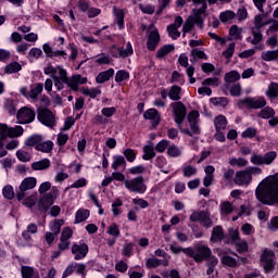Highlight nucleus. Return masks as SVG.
<instances>
[{"instance_id":"72a5a7b5","label":"nucleus","mask_w":278,"mask_h":278,"mask_svg":"<svg viewBox=\"0 0 278 278\" xmlns=\"http://www.w3.org/2000/svg\"><path fill=\"white\" fill-rule=\"evenodd\" d=\"M58 71H64V68H62V66L53 67L52 65H48L47 67H45L43 73L45 75H50L52 79H55V77H60V72Z\"/></svg>"},{"instance_id":"680f3d73","label":"nucleus","mask_w":278,"mask_h":278,"mask_svg":"<svg viewBox=\"0 0 278 278\" xmlns=\"http://www.w3.org/2000/svg\"><path fill=\"white\" fill-rule=\"evenodd\" d=\"M200 225H202L203 227H212V225H214V223L212 222V218H210V213L207 212H203L202 213V217L200 219Z\"/></svg>"},{"instance_id":"0eeeda50","label":"nucleus","mask_w":278,"mask_h":278,"mask_svg":"<svg viewBox=\"0 0 278 278\" xmlns=\"http://www.w3.org/2000/svg\"><path fill=\"white\" fill-rule=\"evenodd\" d=\"M188 123H189V126H190V129L189 130L188 128H181L180 127V131L182 134H186L187 136H194L197 134H200V130H199V111H191L189 114H188Z\"/></svg>"},{"instance_id":"58836bf2","label":"nucleus","mask_w":278,"mask_h":278,"mask_svg":"<svg viewBox=\"0 0 278 278\" xmlns=\"http://www.w3.org/2000/svg\"><path fill=\"white\" fill-rule=\"evenodd\" d=\"M40 142H42V136L33 135L25 140V146L26 147H35V149H36V147H38V144H40Z\"/></svg>"},{"instance_id":"dca6fc26","label":"nucleus","mask_w":278,"mask_h":278,"mask_svg":"<svg viewBox=\"0 0 278 278\" xmlns=\"http://www.w3.org/2000/svg\"><path fill=\"white\" fill-rule=\"evenodd\" d=\"M72 253L74 256V260L79 261L84 260L86 255H88V244L86 243H80V244H74L72 247Z\"/></svg>"},{"instance_id":"6e6552de","label":"nucleus","mask_w":278,"mask_h":278,"mask_svg":"<svg viewBox=\"0 0 278 278\" xmlns=\"http://www.w3.org/2000/svg\"><path fill=\"white\" fill-rule=\"evenodd\" d=\"M204 18L205 17H203L201 15H197V13H193L191 16H189L187 18V21L185 22V24L182 25L184 38H186V34H188V31H190L191 29L194 28V25H198V27H200V29H203Z\"/></svg>"},{"instance_id":"4468645a","label":"nucleus","mask_w":278,"mask_h":278,"mask_svg":"<svg viewBox=\"0 0 278 278\" xmlns=\"http://www.w3.org/2000/svg\"><path fill=\"white\" fill-rule=\"evenodd\" d=\"M253 181V177L249 174L248 169L239 170L235 176V184L237 186H249Z\"/></svg>"},{"instance_id":"8fccbe9b","label":"nucleus","mask_w":278,"mask_h":278,"mask_svg":"<svg viewBox=\"0 0 278 278\" xmlns=\"http://www.w3.org/2000/svg\"><path fill=\"white\" fill-rule=\"evenodd\" d=\"M106 233L112 236V238H119L121 236V228H118V224L113 223L108 227Z\"/></svg>"},{"instance_id":"a18cd8bd","label":"nucleus","mask_w":278,"mask_h":278,"mask_svg":"<svg viewBox=\"0 0 278 278\" xmlns=\"http://www.w3.org/2000/svg\"><path fill=\"white\" fill-rule=\"evenodd\" d=\"M170 51H175V46L173 45H165L162 48H160L156 52V58L162 59L165 55H168Z\"/></svg>"},{"instance_id":"37998d69","label":"nucleus","mask_w":278,"mask_h":278,"mask_svg":"<svg viewBox=\"0 0 278 278\" xmlns=\"http://www.w3.org/2000/svg\"><path fill=\"white\" fill-rule=\"evenodd\" d=\"M211 103L215 105V108H227V105H229V99L225 97L212 98Z\"/></svg>"},{"instance_id":"f3484780","label":"nucleus","mask_w":278,"mask_h":278,"mask_svg":"<svg viewBox=\"0 0 278 278\" xmlns=\"http://www.w3.org/2000/svg\"><path fill=\"white\" fill-rule=\"evenodd\" d=\"M60 76H54L53 81L58 90H64V84L68 86V74L66 70H56Z\"/></svg>"},{"instance_id":"473e14b6","label":"nucleus","mask_w":278,"mask_h":278,"mask_svg":"<svg viewBox=\"0 0 278 278\" xmlns=\"http://www.w3.org/2000/svg\"><path fill=\"white\" fill-rule=\"evenodd\" d=\"M219 207L222 216H229V214H232L235 210V206L229 201L222 202Z\"/></svg>"},{"instance_id":"e2e57ef3","label":"nucleus","mask_w":278,"mask_h":278,"mask_svg":"<svg viewBox=\"0 0 278 278\" xmlns=\"http://www.w3.org/2000/svg\"><path fill=\"white\" fill-rule=\"evenodd\" d=\"M222 263L225 266H229L230 268H236V266H238V261H236V258L229 256V255H225L222 257Z\"/></svg>"},{"instance_id":"c85d7f7f","label":"nucleus","mask_w":278,"mask_h":278,"mask_svg":"<svg viewBox=\"0 0 278 278\" xmlns=\"http://www.w3.org/2000/svg\"><path fill=\"white\" fill-rule=\"evenodd\" d=\"M89 217H90V211L89 210L79 208L76 212L74 223H75V225H79V223H84V220H88Z\"/></svg>"},{"instance_id":"412c9836","label":"nucleus","mask_w":278,"mask_h":278,"mask_svg":"<svg viewBox=\"0 0 278 278\" xmlns=\"http://www.w3.org/2000/svg\"><path fill=\"white\" fill-rule=\"evenodd\" d=\"M23 278H40V274L34 267L23 265L21 267Z\"/></svg>"},{"instance_id":"a19ab883","label":"nucleus","mask_w":278,"mask_h":278,"mask_svg":"<svg viewBox=\"0 0 278 278\" xmlns=\"http://www.w3.org/2000/svg\"><path fill=\"white\" fill-rule=\"evenodd\" d=\"M190 56V62H197V60H207V54L199 49H192Z\"/></svg>"},{"instance_id":"603ef678","label":"nucleus","mask_w":278,"mask_h":278,"mask_svg":"<svg viewBox=\"0 0 278 278\" xmlns=\"http://www.w3.org/2000/svg\"><path fill=\"white\" fill-rule=\"evenodd\" d=\"M22 66L18 64V62H12L9 65L5 66L4 73L8 75H12L14 73H18L21 71Z\"/></svg>"},{"instance_id":"6e6d98bb","label":"nucleus","mask_w":278,"mask_h":278,"mask_svg":"<svg viewBox=\"0 0 278 278\" xmlns=\"http://www.w3.org/2000/svg\"><path fill=\"white\" fill-rule=\"evenodd\" d=\"M129 79V72L125 70L117 71L115 74V81L122 84V81H127Z\"/></svg>"},{"instance_id":"c756f323","label":"nucleus","mask_w":278,"mask_h":278,"mask_svg":"<svg viewBox=\"0 0 278 278\" xmlns=\"http://www.w3.org/2000/svg\"><path fill=\"white\" fill-rule=\"evenodd\" d=\"M36 151H40L41 153H51V151H53V141H40L39 144L36 146Z\"/></svg>"},{"instance_id":"2f4dec72","label":"nucleus","mask_w":278,"mask_h":278,"mask_svg":"<svg viewBox=\"0 0 278 278\" xmlns=\"http://www.w3.org/2000/svg\"><path fill=\"white\" fill-rule=\"evenodd\" d=\"M42 90H45L42 83L33 86L28 91V99H38V94H42Z\"/></svg>"},{"instance_id":"bb28decb","label":"nucleus","mask_w":278,"mask_h":278,"mask_svg":"<svg viewBox=\"0 0 278 278\" xmlns=\"http://www.w3.org/2000/svg\"><path fill=\"white\" fill-rule=\"evenodd\" d=\"M121 166H123V168H126L127 160H125V156L123 155H114L111 168H113V170H117L118 168H121Z\"/></svg>"},{"instance_id":"5701e85b","label":"nucleus","mask_w":278,"mask_h":278,"mask_svg":"<svg viewBox=\"0 0 278 278\" xmlns=\"http://www.w3.org/2000/svg\"><path fill=\"white\" fill-rule=\"evenodd\" d=\"M214 126L216 131H223L227 129V117L225 115H218L214 118Z\"/></svg>"},{"instance_id":"338daca9","label":"nucleus","mask_w":278,"mask_h":278,"mask_svg":"<svg viewBox=\"0 0 278 278\" xmlns=\"http://www.w3.org/2000/svg\"><path fill=\"white\" fill-rule=\"evenodd\" d=\"M96 64H110V55L102 53L93 58Z\"/></svg>"},{"instance_id":"7c9ffc66","label":"nucleus","mask_w":278,"mask_h":278,"mask_svg":"<svg viewBox=\"0 0 278 278\" xmlns=\"http://www.w3.org/2000/svg\"><path fill=\"white\" fill-rule=\"evenodd\" d=\"M195 5H202L200 9H193V14L198 16H202L205 18V10H207V2L206 0H193Z\"/></svg>"},{"instance_id":"ea45409f","label":"nucleus","mask_w":278,"mask_h":278,"mask_svg":"<svg viewBox=\"0 0 278 278\" xmlns=\"http://www.w3.org/2000/svg\"><path fill=\"white\" fill-rule=\"evenodd\" d=\"M268 99H277L278 97V83H271L265 91Z\"/></svg>"},{"instance_id":"9b49d317","label":"nucleus","mask_w":278,"mask_h":278,"mask_svg":"<svg viewBox=\"0 0 278 278\" xmlns=\"http://www.w3.org/2000/svg\"><path fill=\"white\" fill-rule=\"evenodd\" d=\"M240 103L248 108L249 110H262L266 108V98L255 97V98H244L240 100Z\"/></svg>"},{"instance_id":"5fc2aeb1","label":"nucleus","mask_w":278,"mask_h":278,"mask_svg":"<svg viewBox=\"0 0 278 278\" xmlns=\"http://www.w3.org/2000/svg\"><path fill=\"white\" fill-rule=\"evenodd\" d=\"M143 156L142 160L149 161V160H153V157H155V150L153 149L152 146H146L143 148Z\"/></svg>"},{"instance_id":"f257e3e1","label":"nucleus","mask_w":278,"mask_h":278,"mask_svg":"<svg viewBox=\"0 0 278 278\" xmlns=\"http://www.w3.org/2000/svg\"><path fill=\"white\" fill-rule=\"evenodd\" d=\"M255 197L264 205L278 204V173L261 181L255 190Z\"/></svg>"},{"instance_id":"423d86ee","label":"nucleus","mask_w":278,"mask_h":278,"mask_svg":"<svg viewBox=\"0 0 278 278\" xmlns=\"http://www.w3.org/2000/svg\"><path fill=\"white\" fill-rule=\"evenodd\" d=\"M169 108L173 110L174 121L179 129H181V125L184 121H186L187 109L182 102H173Z\"/></svg>"},{"instance_id":"69168bd1","label":"nucleus","mask_w":278,"mask_h":278,"mask_svg":"<svg viewBox=\"0 0 278 278\" xmlns=\"http://www.w3.org/2000/svg\"><path fill=\"white\" fill-rule=\"evenodd\" d=\"M36 201H38V199L36 198L35 194H31V195H29L27 198H23L22 199V203L26 207H34V205H36Z\"/></svg>"},{"instance_id":"b1692460","label":"nucleus","mask_w":278,"mask_h":278,"mask_svg":"<svg viewBox=\"0 0 278 278\" xmlns=\"http://www.w3.org/2000/svg\"><path fill=\"white\" fill-rule=\"evenodd\" d=\"M148 268H157V266H168V260H159L155 257L148 258L146 262Z\"/></svg>"},{"instance_id":"09e8293b","label":"nucleus","mask_w":278,"mask_h":278,"mask_svg":"<svg viewBox=\"0 0 278 278\" xmlns=\"http://www.w3.org/2000/svg\"><path fill=\"white\" fill-rule=\"evenodd\" d=\"M258 116L265 119L273 118V116H275V110L270 106H266L260 111Z\"/></svg>"},{"instance_id":"3c124183","label":"nucleus","mask_w":278,"mask_h":278,"mask_svg":"<svg viewBox=\"0 0 278 278\" xmlns=\"http://www.w3.org/2000/svg\"><path fill=\"white\" fill-rule=\"evenodd\" d=\"M62 225H64V222L62 219H55L50 224L51 233H54V236H58L62 229Z\"/></svg>"},{"instance_id":"bf43d9fd","label":"nucleus","mask_w":278,"mask_h":278,"mask_svg":"<svg viewBox=\"0 0 278 278\" xmlns=\"http://www.w3.org/2000/svg\"><path fill=\"white\" fill-rule=\"evenodd\" d=\"M123 155L124 157H126L127 162H130V163L136 162V157H137L136 150L128 148L123 151Z\"/></svg>"},{"instance_id":"4c0bfd02","label":"nucleus","mask_w":278,"mask_h":278,"mask_svg":"<svg viewBox=\"0 0 278 278\" xmlns=\"http://www.w3.org/2000/svg\"><path fill=\"white\" fill-rule=\"evenodd\" d=\"M143 117L147 121H154L155 123H160V113L155 109H149L146 111Z\"/></svg>"},{"instance_id":"9d476101","label":"nucleus","mask_w":278,"mask_h":278,"mask_svg":"<svg viewBox=\"0 0 278 278\" xmlns=\"http://www.w3.org/2000/svg\"><path fill=\"white\" fill-rule=\"evenodd\" d=\"M16 118L20 125H29V123H34L36 119V112L27 106H24L18 110Z\"/></svg>"},{"instance_id":"79ce46f5","label":"nucleus","mask_w":278,"mask_h":278,"mask_svg":"<svg viewBox=\"0 0 278 278\" xmlns=\"http://www.w3.org/2000/svg\"><path fill=\"white\" fill-rule=\"evenodd\" d=\"M206 266H207L206 275H213L214 270L216 269V266H218V257L211 256L206 261Z\"/></svg>"},{"instance_id":"864d4df0","label":"nucleus","mask_w":278,"mask_h":278,"mask_svg":"<svg viewBox=\"0 0 278 278\" xmlns=\"http://www.w3.org/2000/svg\"><path fill=\"white\" fill-rule=\"evenodd\" d=\"M167 34H168L169 38H172L173 40H177V38H179L181 36L179 28L175 27V25H170V24L167 26Z\"/></svg>"},{"instance_id":"f704fd0d","label":"nucleus","mask_w":278,"mask_h":278,"mask_svg":"<svg viewBox=\"0 0 278 278\" xmlns=\"http://www.w3.org/2000/svg\"><path fill=\"white\" fill-rule=\"evenodd\" d=\"M113 12L116 17L118 27L123 29V27H125V12H123L121 9H117L116 7L113 8Z\"/></svg>"},{"instance_id":"f03ea898","label":"nucleus","mask_w":278,"mask_h":278,"mask_svg":"<svg viewBox=\"0 0 278 278\" xmlns=\"http://www.w3.org/2000/svg\"><path fill=\"white\" fill-rule=\"evenodd\" d=\"M185 255H188V257H191L193 262H197L198 264H201V262H207L210 257H215L212 255V250L207 244L203 242H198L193 245V248H184Z\"/></svg>"},{"instance_id":"7ed1b4c3","label":"nucleus","mask_w":278,"mask_h":278,"mask_svg":"<svg viewBox=\"0 0 278 278\" xmlns=\"http://www.w3.org/2000/svg\"><path fill=\"white\" fill-rule=\"evenodd\" d=\"M25 134V129L22 126L9 127L8 124L0 123V149H3V142L8 138H21Z\"/></svg>"},{"instance_id":"2eb2a0df","label":"nucleus","mask_w":278,"mask_h":278,"mask_svg":"<svg viewBox=\"0 0 278 278\" xmlns=\"http://www.w3.org/2000/svg\"><path fill=\"white\" fill-rule=\"evenodd\" d=\"M88 83V78L87 77H83L79 74L73 75L72 77L67 78V86L73 89L75 92H77V90H79V86L87 84Z\"/></svg>"},{"instance_id":"a211bd4d","label":"nucleus","mask_w":278,"mask_h":278,"mask_svg":"<svg viewBox=\"0 0 278 278\" xmlns=\"http://www.w3.org/2000/svg\"><path fill=\"white\" fill-rule=\"evenodd\" d=\"M157 45H160V33L154 29L150 31L149 38H148V49L149 51H155L157 48Z\"/></svg>"},{"instance_id":"de8ad7c7","label":"nucleus","mask_w":278,"mask_h":278,"mask_svg":"<svg viewBox=\"0 0 278 278\" xmlns=\"http://www.w3.org/2000/svg\"><path fill=\"white\" fill-rule=\"evenodd\" d=\"M233 18H236V12L231 10L224 11L219 14V21L222 23H228V21H233Z\"/></svg>"},{"instance_id":"1a4fd4ad","label":"nucleus","mask_w":278,"mask_h":278,"mask_svg":"<svg viewBox=\"0 0 278 278\" xmlns=\"http://www.w3.org/2000/svg\"><path fill=\"white\" fill-rule=\"evenodd\" d=\"M37 119L46 127H55V114L49 109H39L37 113Z\"/></svg>"},{"instance_id":"13d9d810","label":"nucleus","mask_w":278,"mask_h":278,"mask_svg":"<svg viewBox=\"0 0 278 278\" xmlns=\"http://www.w3.org/2000/svg\"><path fill=\"white\" fill-rule=\"evenodd\" d=\"M229 35L232 36L235 40H242V28L233 25L230 27Z\"/></svg>"},{"instance_id":"774afa93","label":"nucleus","mask_w":278,"mask_h":278,"mask_svg":"<svg viewBox=\"0 0 278 278\" xmlns=\"http://www.w3.org/2000/svg\"><path fill=\"white\" fill-rule=\"evenodd\" d=\"M93 123H94V125L105 126V125H108V123H110V119H108L102 113V114L94 115Z\"/></svg>"},{"instance_id":"4d7b16f0","label":"nucleus","mask_w":278,"mask_h":278,"mask_svg":"<svg viewBox=\"0 0 278 278\" xmlns=\"http://www.w3.org/2000/svg\"><path fill=\"white\" fill-rule=\"evenodd\" d=\"M240 79V74L236 71H231L225 75V81L227 84H233Z\"/></svg>"},{"instance_id":"ddd939ff","label":"nucleus","mask_w":278,"mask_h":278,"mask_svg":"<svg viewBox=\"0 0 278 278\" xmlns=\"http://www.w3.org/2000/svg\"><path fill=\"white\" fill-rule=\"evenodd\" d=\"M261 262L266 273L273 270V268H275V252L265 250L261 255Z\"/></svg>"},{"instance_id":"c03bdc74","label":"nucleus","mask_w":278,"mask_h":278,"mask_svg":"<svg viewBox=\"0 0 278 278\" xmlns=\"http://www.w3.org/2000/svg\"><path fill=\"white\" fill-rule=\"evenodd\" d=\"M81 92L86 97H90V99H97V97H99V94H101V89H99V88H83Z\"/></svg>"},{"instance_id":"49530a36","label":"nucleus","mask_w":278,"mask_h":278,"mask_svg":"<svg viewBox=\"0 0 278 278\" xmlns=\"http://www.w3.org/2000/svg\"><path fill=\"white\" fill-rule=\"evenodd\" d=\"M228 164H230V166H239L242 168L249 164V161L243 157H230Z\"/></svg>"},{"instance_id":"aec40b11","label":"nucleus","mask_w":278,"mask_h":278,"mask_svg":"<svg viewBox=\"0 0 278 278\" xmlns=\"http://www.w3.org/2000/svg\"><path fill=\"white\" fill-rule=\"evenodd\" d=\"M129 55H134L131 42H127L126 48H117V53L113 54V58H129Z\"/></svg>"},{"instance_id":"6ab92c4d","label":"nucleus","mask_w":278,"mask_h":278,"mask_svg":"<svg viewBox=\"0 0 278 278\" xmlns=\"http://www.w3.org/2000/svg\"><path fill=\"white\" fill-rule=\"evenodd\" d=\"M252 37H248L245 40L250 42V45H260L262 40H264V35L262 34V29L260 28H251Z\"/></svg>"},{"instance_id":"4be33fe9","label":"nucleus","mask_w":278,"mask_h":278,"mask_svg":"<svg viewBox=\"0 0 278 278\" xmlns=\"http://www.w3.org/2000/svg\"><path fill=\"white\" fill-rule=\"evenodd\" d=\"M114 77V68H109L108 71L101 72L97 77V84H105V81H110V78Z\"/></svg>"},{"instance_id":"39448f33","label":"nucleus","mask_w":278,"mask_h":278,"mask_svg":"<svg viewBox=\"0 0 278 278\" xmlns=\"http://www.w3.org/2000/svg\"><path fill=\"white\" fill-rule=\"evenodd\" d=\"M124 186L129 192H137L138 194H144L147 192V185H144V177L142 176L126 179Z\"/></svg>"},{"instance_id":"0e129e2a","label":"nucleus","mask_w":278,"mask_h":278,"mask_svg":"<svg viewBox=\"0 0 278 278\" xmlns=\"http://www.w3.org/2000/svg\"><path fill=\"white\" fill-rule=\"evenodd\" d=\"M4 108L11 116H14L16 114V104L14 103V100H7L4 103Z\"/></svg>"},{"instance_id":"cd10ccee","label":"nucleus","mask_w":278,"mask_h":278,"mask_svg":"<svg viewBox=\"0 0 278 278\" xmlns=\"http://www.w3.org/2000/svg\"><path fill=\"white\" fill-rule=\"evenodd\" d=\"M51 205H53V198L43 195L38 203V208L40 212H47Z\"/></svg>"},{"instance_id":"a878e982","label":"nucleus","mask_w":278,"mask_h":278,"mask_svg":"<svg viewBox=\"0 0 278 278\" xmlns=\"http://www.w3.org/2000/svg\"><path fill=\"white\" fill-rule=\"evenodd\" d=\"M225 238L223 226H215L212 230L211 242H220Z\"/></svg>"},{"instance_id":"f8f14e48","label":"nucleus","mask_w":278,"mask_h":278,"mask_svg":"<svg viewBox=\"0 0 278 278\" xmlns=\"http://www.w3.org/2000/svg\"><path fill=\"white\" fill-rule=\"evenodd\" d=\"M37 180L34 177L25 178L20 185V190L16 193L17 201H23L25 199V192L27 190H34L36 188Z\"/></svg>"},{"instance_id":"393cba45","label":"nucleus","mask_w":278,"mask_h":278,"mask_svg":"<svg viewBox=\"0 0 278 278\" xmlns=\"http://www.w3.org/2000/svg\"><path fill=\"white\" fill-rule=\"evenodd\" d=\"M51 167V161L43 159L31 164L33 170H47Z\"/></svg>"},{"instance_id":"e433bc0d","label":"nucleus","mask_w":278,"mask_h":278,"mask_svg":"<svg viewBox=\"0 0 278 278\" xmlns=\"http://www.w3.org/2000/svg\"><path fill=\"white\" fill-rule=\"evenodd\" d=\"M261 58L264 62H275V60H278V50L265 51L262 53Z\"/></svg>"},{"instance_id":"20e7f679","label":"nucleus","mask_w":278,"mask_h":278,"mask_svg":"<svg viewBox=\"0 0 278 278\" xmlns=\"http://www.w3.org/2000/svg\"><path fill=\"white\" fill-rule=\"evenodd\" d=\"M275 160H277L276 151L266 152L264 155L253 153L250 157V162L254 166H270Z\"/></svg>"},{"instance_id":"c9c22d12","label":"nucleus","mask_w":278,"mask_h":278,"mask_svg":"<svg viewBox=\"0 0 278 278\" xmlns=\"http://www.w3.org/2000/svg\"><path fill=\"white\" fill-rule=\"evenodd\" d=\"M168 97L172 101H179V99H181V87L177 85L172 86Z\"/></svg>"},{"instance_id":"052dcab7","label":"nucleus","mask_w":278,"mask_h":278,"mask_svg":"<svg viewBox=\"0 0 278 278\" xmlns=\"http://www.w3.org/2000/svg\"><path fill=\"white\" fill-rule=\"evenodd\" d=\"M16 157L20 162H29L31 160V153L25 150H17Z\"/></svg>"}]
</instances>
